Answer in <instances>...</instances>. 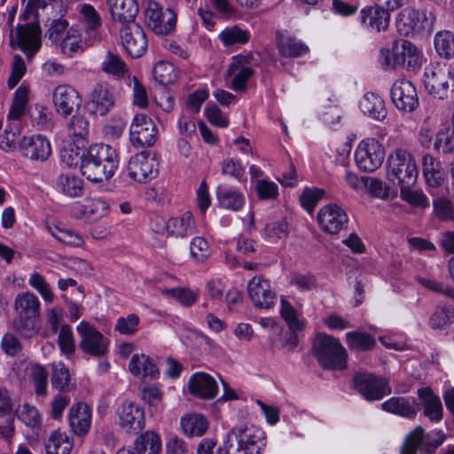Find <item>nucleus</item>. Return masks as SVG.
I'll list each match as a JSON object with an SVG mask.
<instances>
[{
	"label": "nucleus",
	"mask_w": 454,
	"mask_h": 454,
	"mask_svg": "<svg viewBox=\"0 0 454 454\" xmlns=\"http://www.w3.org/2000/svg\"><path fill=\"white\" fill-rule=\"evenodd\" d=\"M117 167V153L108 145H92L81 157V172L93 183L109 179L114 176Z\"/></svg>",
	"instance_id": "nucleus-1"
},
{
	"label": "nucleus",
	"mask_w": 454,
	"mask_h": 454,
	"mask_svg": "<svg viewBox=\"0 0 454 454\" xmlns=\"http://www.w3.org/2000/svg\"><path fill=\"white\" fill-rule=\"evenodd\" d=\"M17 316L12 321L13 330L21 337L31 338L37 334L36 318L40 315V301L31 293H21L14 301Z\"/></svg>",
	"instance_id": "nucleus-2"
},
{
	"label": "nucleus",
	"mask_w": 454,
	"mask_h": 454,
	"mask_svg": "<svg viewBox=\"0 0 454 454\" xmlns=\"http://www.w3.org/2000/svg\"><path fill=\"white\" fill-rule=\"evenodd\" d=\"M419 171L413 154L406 149H395L387 159V176L398 186H412L418 178Z\"/></svg>",
	"instance_id": "nucleus-3"
},
{
	"label": "nucleus",
	"mask_w": 454,
	"mask_h": 454,
	"mask_svg": "<svg viewBox=\"0 0 454 454\" xmlns=\"http://www.w3.org/2000/svg\"><path fill=\"white\" fill-rule=\"evenodd\" d=\"M313 352L324 369L343 370L347 367V351L340 340L331 335L317 333L313 340Z\"/></svg>",
	"instance_id": "nucleus-4"
},
{
	"label": "nucleus",
	"mask_w": 454,
	"mask_h": 454,
	"mask_svg": "<svg viewBox=\"0 0 454 454\" xmlns=\"http://www.w3.org/2000/svg\"><path fill=\"white\" fill-rule=\"evenodd\" d=\"M435 20V15L431 12L407 7L398 13L395 26L403 35L425 36L433 32Z\"/></svg>",
	"instance_id": "nucleus-5"
},
{
	"label": "nucleus",
	"mask_w": 454,
	"mask_h": 454,
	"mask_svg": "<svg viewBox=\"0 0 454 454\" xmlns=\"http://www.w3.org/2000/svg\"><path fill=\"white\" fill-rule=\"evenodd\" d=\"M424 85L435 98H447L454 87V69L446 63L431 64L426 68Z\"/></svg>",
	"instance_id": "nucleus-6"
},
{
	"label": "nucleus",
	"mask_w": 454,
	"mask_h": 454,
	"mask_svg": "<svg viewBox=\"0 0 454 454\" xmlns=\"http://www.w3.org/2000/svg\"><path fill=\"white\" fill-rule=\"evenodd\" d=\"M445 438L444 434L440 430L425 434L423 427L418 426L405 437L400 453L417 454L418 449H420L422 454H434Z\"/></svg>",
	"instance_id": "nucleus-7"
},
{
	"label": "nucleus",
	"mask_w": 454,
	"mask_h": 454,
	"mask_svg": "<svg viewBox=\"0 0 454 454\" xmlns=\"http://www.w3.org/2000/svg\"><path fill=\"white\" fill-rule=\"evenodd\" d=\"M76 331L81 337L79 348L83 353L101 357L108 352V340L96 327L86 321H82Z\"/></svg>",
	"instance_id": "nucleus-8"
},
{
	"label": "nucleus",
	"mask_w": 454,
	"mask_h": 454,
	"mask_svg": "<svg viewBox=\"0 0 454 454\" xmlns=\"http://www.w3.org/2000/svg\"><path fill=\"white\" fill-rule=\"evenodd\" d=\"M384 157V148L375 138L362 140L355 153L356 165L364 172H373L379 168Z\"/></svg>",
	"instance_id": "nucleus-9"
},
{
	"label": "nucleus",
	"mask_w": 454,
	"mask_h": 454,
	"mask_svg": "<svg viewBox=\"0 0 454 454\" xmlns=\"http://www.w3.org/2000/svg\"><path fill=\"white\" fill-rule=\"evenodd\" d=\"M353 386L368 401L380 400L391 393L388 383L383 378L368 372L356 373L353 378Z\"/></svg>",
	"instance_id": "nucleus-10"
},
{
	"label": "nucleus",
	"mask_w": 454,
	"mask_h": 454,
	"mask_svg": "<svg viewBox=\"0 0 454 454\" xmlns=\"http://www.w3.org/2000/svg\"><path fill=\"white\" fill-rule=\"evenodd\" d=\"M119 427L129 434H138L145 425V411L133 402H124L116 411Z\"/></svg>",
	"instance_id": "nucleus-11"
},
{
	"label": "nucleus",
	"mask_w": 454,
	"mask_h": 454,
	"mask_svg": "<svg viewBox=\"0 0 454 454\" xmlns=\"http://www.w3.org/2000/svg\"><path fill=\"white\" fill-rule=\"evenodd\" d=\"M145 22L155 34L167 35L174 29L176 16L171 9L163 10L157 3L152 2L145 11Z\"/></svg>",
	"instance_id": "nucleus-12"
},
{
	"label": "nucleus",
	"mask_w": 454,
	"mask_h": 454,
	"mask_svg": "<svg viewBox=\"0 0 454 454\" xmlns=\"http://www.w3.org/2000/svg\"><path fill=\"white\" fill-rule=\"evenodd\" d=\"M153 121L144 114H137L130 125V141L136 147H150L156 141Z\"/></svg>",
	"instance_id": "nucleus-13"
},
{
	"label": "nucleus",
	"mask_w": 454,
	"mask_h": 454,
	"mask_svg": "<svg viewBox=\"0 0 454 454\" xmlns=\"http://www.w3.org/2000/svg\"><path fill=\"white\" fill-rule=\"evenodd\" d=\"M122 46L131 58L141 57L147 50V39L143 28L132 22L123 26L121 29Z\"/></svg>",
	"instance_id": "nucleus-14"
},
{
	"label": "nucleus",
	"mask_w": 454,
	"mask_h": 454,
	"mask_svg": "<svg viewBox=\"0 0 454 454\" xmlns=\"http://www.w3.org/2000/svg\"><path fill=\"white\" fill-rule=\"evenodd\" d=\"M129 176L138 183L154 178L158 174V162L146 153H137L128 163Z\"/></svg>",
	"instance_id": "nucleus-15"
},
{
	"label": "nucleus",
	"mask_w": 454,
	"mask_h": 454,
	"mask_svg": "<svg viewBox=\"0 0 454 454\" xmlns=\"http://www.w3.org/2000/svg\"><path fill=\"white\" fill-rule=\"evenodd\" d=\"M390 94L394 105L401 111L412 112L419 105L416 89L409 80L395 81Z\"/></svg>",
	"instance_id": "nucleus-16"
},
{
	"label": "nucleus",
	"mask_w": 454,
	"mask_h": 454,
	"mask_svg": "<svg viewBox=\"0 0 454 454\" xmlns=\"http://www.w3.org/2000/svg\"><path fill=\"white\" fill-rule=\"evenodd\" d=\"M317 221L324 231L337 234L347 226L348 219L343 208L336 204H329L319 210Z\"/></svg>",
	"instance_id": "nucleus-17"
},
{
	"label": "nucleus",
	"mask_w": 454,
	"mask_h": 454,
	"mask_svg": "<svg viewBox=\"0 0 454 454\" xmlns=\"http://www.w3.org/2000/svg\"><path fill=\"white\" fill-rule=\"evenodd\" d=\"M17 43L20 49L26 53L28 61L41 48V29L36 23L18 25L16 28Z\"/></svg>",
	"instance_id": "nucleus-18"
},
{
	"label": "nucleus",
	"mask_w": 454,
	"mask_h": 454,
	"mask_svg": "<svg viewBox=\"0 0 454 454\" xmlns=\"http://www.w3.org/2000/svg\"><path fill=\"white\" fill-rule=\"evenodd\" d=\"M89 107L95 115H106L115 105V97L109 84L97 83L89 95Z\"/></svg>",
	"instance_id": "nucleus-19"
},
{
	"label": "nucleus",
	"mask_w": 454,
	"mask_h": 454,
	"mask_svg": "<svg viewBox=\"0 0 454 454\" xmlns=\"http://www.w3.org/2000/svg\"><path fill=\"white\" fill-rule=\"evenodd\" d=\"M53 103L56 111L62 116L67 117L82 104L78 91L67 84L58 85L53 91Z\"/></svg>",
	"instance_id": "nucleus-20"
},
{
	"label": "nucleus",
	"mask_w": 454,
	"mask_h": 454,
	"mask_svg": "<svg viewBox=\"0 0 454 454\" xmlns=\"http://www.w3.org/2000/svg\"><path fill=\"white\" fill-rule=\"evenodd\" d=\"M19 148L25 158L34 161H45L51 154V144L42 135L24 137Z\"/></svg>",
	"instance_id": "nucleus-21"
},
{
	"label": "nucleus",
	"mask_w": 454,
	"mask_h": 454,
	"mask_svg": "<svg viewBox=\"0 0 454 454\" xmlns=\"http://www.w3.org/2000/svg\"><path fill=\"white\" fill-rule=\"evenodd\" d=\"M247 292L257 308L270 309L275 302L276 294L270 282L261 276H255L248 282Z\"/></svg>",
	"instance_id": "nucleus-22"
},
{
	"label": "nucleus",
	"mask_w": 454,
	"mask_h": 454,
	"mask_svg": "<svg viewBox=\"0 0 454 454\" xmlns=\"http://www.w3.org/2000/svg\"><path fill=\"white\" fill-rule=\"evenodd\" d=\"M68 422L76 435L87 434L91 426L90 407L82 402L74 403L68 412Z\"/></svg>",
	"instance_id": "nucleus-23"
},
{
	"label": "nucleus",
	"mask_w": 454,
	"mask_h": 454,
	"mask_svg": "<svg viewBox=\"0 0 454 454\" xmlns=\"http://www.w3.org/2000/svg\"><path fill=\"white\" fill-rule=\"evenodd\" d=\"M417 394L423 406L424 416L431 422H440L443 417V408L440 397L434 394L431 387H428L419 388Z\"/></svg>",
	"instance_id": "nucleus-24"
},
{
	"label": "nucleus",
	"mask_w": 454,
	"mask_h": 454,
	"mask_svg": "<svg viewBox=\"0 0 454 454\" xmlns=\"http://www.w3.org/2000/svg\"><path fill=\"white\" fill-rule=\"evenodd\" d=\"M393 46L395 62L400 63V67L414 69L419 65L420 51L412 43L402 39L396 41Z\"/></svg>",
	"instance_id": "nucleus-25"
},
{
	"label": "nucleus",
	"mask_w": 454,
	"mask_h": 454,
	"mask_svg": "<svg viewBox=\"0 0 454 454\" xmlns=\"http://www.w3.org/2000/svg\"><path fill=\"white\" fill-rule=\"evenodd\" d=\"M383 411L404 417L414 419L419 411V403L414 398L394 396L381 403Z\"/></svg>",
	"instance_id": "nucleus-26"
},
{
	"label": "nucleus",
	"mask_w": 454,
	"mask_h": 454,
	"mask_svg": "<svg viewBox=\"0 0 454 454\" xmlns=\"http://www.w3.org/2000/svg\"><path fill=\"white\" fill-rule=\"evenodd\" d=\"M360 20L363 24L378 32L386 30L389 25V11L376 4L365 7L360 12Z\"/></svg>",
	"instance_id": "nucleus-27"
},
{
	"label": "nucleus",
	"mask_w": 454,
	"mask_h": 454,
	"mask_svg": "<svg viewBox=\"0 0 454 454\" xmlns=\"http://www.w3.org/2000/svg\"><path fill=\"white\" fill-rule=\"evenodd\" d=\"M114 20L123 24L134 22L138 13V4L136 0H106Z\"/></svg>",
	"instance_id": "nucleus-28"
},
{
	"label": "nucleus",
	"mask_w": 454,
	"mask_h": 454,
	"mask_svg": "<svg viewBox=\"0 0 454 454\" xmlns=\"http://www.w3.org/2000/svg\"><path fill=\"white\" fill-rule=\"evenodd\" d=\"M189 390L203 399H212L216 395L217 384L210 375L199 372L191 377Z\"/></svg>",
	"instance_id": "nucleus-29"
},
{
	"label": "nucleus",
	"mask_w": 454,
	"mask_h": 454,
	"mask_svg": "<svg viewBox=\"0 0 454 454\" xmlns=\"http://www.w3.org/2000/svg\"><path fill=\"white\" fill-rule=\"evenodd\" d=\"M422 171L427 184L431 187H438L444 181L445 172L442 162L430 154L423 156Z\"/></svg>",
	"instance_id": "nucleus-30"
},
{
	"label": "nucleus",
	"mask_w": 454,
	"mask_h": 454,
	"mask_svg": "<svg viewBox=\"0 0 454 454\" xmlns=\"http://www.w3.org/2000/svg\"><path fill=\"white\" fill-rule=\"evenodd\" d=\"M165 227L169 235L184 238L193 233L195 221L192 212L187 211L179 217L169 218Z\"/></svg>",
	"instance_id": "nucleus-31"
},
{
	"label": "nucleus",
	"mask_w": 454,
	"mask_h": 454,
	"mask_svg": "<svg viewBox=\"0 0 454 454\" xmlns=\"http://www.w3.org/2000/svg\"><path fill=\"white\" fill-rule=\"evenodd\" d=\"M359 106L364 114L374 120L383 121L387 117V112L385 102L378 94L366 93Z\"/></svg>",
	"instance_id": "nucleus-32"
},
{
	"label": "nucleus",
	"mask_w": 454,
	"mask_h": 454,
	"mask_svg": "<svg viewBox=\"0 0 454 454\" xmlns=\"http://www.w3.org/2000/svg\"><path fill=\"white\" fill-rule=\"evenodd\" d=\"M181 427L184 433L189 437L201 436L207 430L208 422L204 416L193 413L182 418Z\"/></svg>",
	"instance_id": "nucleus-33"
},
{
	"label": "nucleus",
	"mask_w": 454,
	"mask_h": 454,
	"mask_svg": "<svg viewBox=\"0 0 454 454\" xmlns=\"http://www.w3.org/2000/svg\"><path fill=\"white\" fill-rule=\"evenodd\" d=\"M129 369L133 375L138 377L155 378L158 374L155 364H153L149 356L143 354H136L131 357Z\"/></svg>",
	"instance_id": "nucleus-34"
},
{
	"label": "nucleus",
	"mask_w": 454,
	"mask_h": 454,
	"mask_svg": "<svg viewBox=\"0 0 454 454\" xmlns=\"http://www.w3.org/2000/svg\"><path fill=\"white\" fill-rule=\"evenodd\" d=\"M57 185L64 194L69 197H79L83 193V181L69 172L59 176Z\"/></svg>",
	"instance_id": "nucleus-35"
},
{
	"label": "nucleus",
	"mask_w": 454,
	"mask_h": 454,
	"mask_svg": "<svg viewBox=\"0 0 454 454\" xmlns=\"http://www.w3.org/2000/svg\"><path fill=\"white\" fill-rule=\"evenodd\" d=\"M51 383L53 388L61 393L69 392L75 387L68 369L61 364L53 365Z\"/></svg>",
	"instance_id": "nucleus-36"
},
{
	"label": "nucleus",
	"mask_w": 454,
	"mask_h": 454,
	"mask_svg": "<svg viewBox=\"0 0 454 454\" xmlns=\"http://www.w3.org/2000/svg\"><path fill=\"white\" fill-rule=\"evenodd\" d=\"M72 448L69 437L59 430L52 432L45 443L47 454H70Z\"/></svg>",
	"instance_id": "nucleus-37"
},
{
	"label": "nucleus",
	"mask_w": 454,
	"mask_h": 454,
	"mask_svg": "<svg viewBox=\"0 0 454 454\" xmlns=\"http://www.w3.org/2000/svg\"><path fill=\"white\" fill-rule=\"evenodd\" d=\"M454 322V309L450 306H437L429 318L433 329L444 330Z\"/></svg>",
	"instance_id": "nucleus-38"
},
{
	"label": "nucleus",
	"mask_w": 454,
	"mask_h": 454,
	"mask_svg": "<svg viewBox=\"0 0 454 454\" xmlns=\"http://www.w3.org/2000/svg\"><path fill=\"white\" fill-rule=\"evenodd\" d=\"M346 340L348 348L356 351L371 350L376 345V340L372 336L358 331L347 333Z\"/></svg>",
	"instance_id": "nucleus-39"
},
{
	"label": "nucleus",
	"mask_w": 454,
	"mask_h": 454,
	"mask_svg": "<svg viewBox=\"0 0 454 454\" xmlns=\"http://www.w3.org/2000/svg\"><path fill=\"white\" fill-rule=\"evenodd\" d=\"M280 54L286 58H296L308 51V47L293 37L281 35L278 39Z\"/></svg>",
	"instance_id": "nucleus-40"
},
{
	"label": "nucleus",
	"mask_w": 454,
	"mask_h": 454,
	"mask_svg": "<svg viewBox=\"0 0 454 454\" xmlns=\"http://www.w3.org/2000/svg\"><path fill=\"white\" fill-rule=\"evenodd\" d=\"M217 199L223 207L233 211L239 210L245 203L244 196L240 192L231 189H219Z\"/></svg>",
	"instance_id": "nucleus-41"
},
{
	"label": "nucleus",
	"mask_w": 454,
	"mask_h": 454,
	"mask_svg": "<svg viewBox=\"0 0 454 454\" xmlns=\"http://www.w3.org/2000/svg\"><path fill=\"white\" fill-rule=\"evenodd\" d=\"M434 48L445 59L454 56V34L450 31L438 32L434 36Z\"/></svg>",
	"instance_id": "nucleus-42"
},
{
	"label": "nucleus",
	"mask_w": 454,
	"mask_h": 454,
	"mask_svg": "<svg viewBox=\"0 0 454 454\" xmlns=\"http://www.w3.org/2000/svg\"><path fill=\"white\" fill-rule=\"evenodd\" d=\"M28 101V90L24 87H19L14 94V98L8 114V120H19L25 112Z\"/></svg>",
	"instance_id": "nucleus-43"
},
{
	"label": "nucleus",
	"mask_w": 454,
	"mask_h": 454,
	"mask_svg": "<svg viewBox=\"0 0 454 454\" xmlns=\"http://www.w3.org/2000/svg\"><path fill=\"white\" fill-rule=\"evenodd\" d=\"M434 215L442 222L454 221V203L448 198L437 197L433 200Z\"/></svg>",
	"instance_id": "nucleus-44"
},
{
	"label": "nucleus",
	"mask_w": 454,
	"mask_h": 454,
	"mask_svg": "<svg viewBox=\"0 0 454 454\" xmlns=\"http://www.w3.org/2000/svg\"><path fill=\"white\" fill-rule=\"evenodd\" d=\"M103 72L114 76H122L127 72L125 62L119 55L107 51L104 61L101 64Z\"/></svg>",
	"instance_id": "nucleus-45"
},
{
	"label": "nucleus",
	"mask_w": 454,
	"mask_h": 454,
	"mask_svg": "<svg viewBox=\"0 0 454 454\" xmlns=\"http://www.w3.org/2000/svg\"><path fill=\"white\" fill-rule=\"evenodd\" d=\"M434 147L442 153L454 152V113L451 116V130L446 129L436 134Z\"/></svg>",
	"instance_id": "nucleus-46"
},
{
	"label": "nucleus",
	"mask_w": 454,
	"mask_h": 454,
	"mask_svg": "<svg viewBox=\"0 0 454 454\" xmlns=\"http://www.w3.org/2000/svg\"><path fill=\"white\" fill-rule=\"evenodd\" d=\"M153 76L159 83L163 85L172 83L177 77L174 66L167 61H160L155 65Z\"/></svg>",
	"instance_id": "nucleus-47"
},
{
	"label": "nucleus",
	"mask_w": 454,
	"mask_h": 454,
	"mask_svg": "<svg viewBox=\"0 0 454 454\" xmlns=\"http://www.w3.org/2000/svg\"><path fill=\"white\" fill-rule=\"evenodd\" d=\"M18 419L29 427H36L41 423L40 414L35 406L24 403L16 411Z\"/></svg>",
	"instance_id": "nucleus-48"
},
{
	"label": "nucleus",
	"mask_w": 454,
	"mask_h": 454,
	"mask_svg": "<svg viewBox=\"0 0 454 454\" xmlns=\"http://www.w3.org/2000/svg\"><path fill=\"white\" fill-rule=\"evenodd\" d=\"M82 208L86 216L100 218L107 213L108 204L99 198H91L85 200Z\"/></svg>",
	"instance_id": "nucleus-49"
},
{
	"label": "nucleus",
	"mask_w": 454,
	"mask_h": 454,
	"mask_svg": "<svg viewBox=\"0 0 454 454\" xmlns=\"http://www.w3.org/2000/svg\"><path fill=\"white\" fill-rule=\"evenodd\" d=\"M31 379L35 387V392L37 395H47L48 372L40 365L35 364L32 367Z\"/></svg>",
	"instance_id": "nucleus-50"
},
{
	"label": "nucleus",
	"mask_w": 454,
	"mask_h": 454,
	"mask_svg": "<svg viewBox=\"0 0 454 454\" xmlns=\"http://www.w3.org/2000/svg\"><path fill=\"white\" fill-rule=\"evenodd\" d=\"M139 323L140 318L137 314H129L117 319L114 330L121 334L133 335L137 332Z\"/></svg>",
	"instance_id": "nucleus-51"
},
{
	"label": "nucleus",
	"mask_w": 454,
	"mask_h": 454,
	"mask_svg": "<svg viewBox=\"0 0 454 454\" xmlns=\"http://www.w3.org/2000/svg\"><path fill=\"white\" fill-rule=\"evenodd\" d=\"M401 198L411 205L427 207L429 201L427 196L419 190H411V186L403 185L400 187Z\"/></svg>",
	"instance_id": "nucleus-52"
},
{
	"label": "nucleus",
	"mask_w": 454,
	"mask_h": 454,
	"mask_svg": "<svg viewBox=\"0 0 454 454\" xmlns=\"http://www.w3.org/2000/svg\"><path fill=\"white\" fill-rule=\"evenodd\" d=\"M222 42L225 45L246 43L249 40V34L237 26L224 29L220 35Z\"/></svg>",
	"instance_id": "nucleus-53"
},
{
	"label": "nucleus",
	"mask_w": 454,
	"mask_h": 454,
	"mask_svg": "<svg viewBox=\"0 0 454 454\" xmlns=\"http://www.w3.org/2000/svg\"><path fill=\"white\" fill-rule=\"evenodd\" d=\"M281 316L287 323L290 331L303 330L304 324L297 317L296 310L285 300H282L281 301Z\"/></svg>",
	"instance_id": "nucleus-54"
},
{
	"label": "nucleus",
	"mask_w": 454,
	"mask_h": 454,
	"mask_svg": "<svg viewBox=\"0 0 454 454\" xmlns=\"http://www.w3.org/2000/svg\"><path fill=\"white\" fill-rule=\"evenodd\" d=\"M362 182L372 196L380 199H387L389 197L390 188L381 180L364 176L362 177Z\"/></svg>",
	"instance_id": "nucleus-55"
},
{
	"label": "nucleus",
	"mask_w": 454,
	"mask_h": 454,
	"mask_svg": "<svg viewBox=\"0 0 454 454\" xmlns=\"http://www.w3.org/2000/svg\"><path fill=\"white\" fill-rule=\"evenodd\" d=\"M58 344L60 348V350L67 355H70L74 352V339L73 331L69 325H63L59 328Z\"/></svg>",
	"instance_id": "nucleus-56"
},
{
	"label": "nucleus",
	"mask_w": 454,
	"mask_h": 454,
	"mask_svg": "<svg viewBox=\"0 0 454 454\" xmlns=\"http://www.w3.org/2000/svg\"><path fill=\"white\" fill-rule=\"evenodd\" d=\"M144 438L142 440V447L145 450V454H149L152 450L154 452V454H160V451L161 450V442L159 434H157L153 431H146L145 433L140 434L136 442L140 441V439Z\"/></svg>",
	"instance_id": "nucleus-57"
},
{
	"label": "nucleus",
	"mask_w": 454,
	"mask_h": 454,
	"mask_svg": "<svg viewBox=\"0 0 454 454\" xmlns=\"http://www.w3.org/2000/svg\"><path fill=\"white\" fill-rule=\"evenodd\" d=\"M89 121L82 115H74L68 124L70 136L85 138L89 134Z\"/></svg>",
	"instance_id": "nucleus-58"
},
{
	"label": "nucleus",
	"mask_w": 454,
	"mask_h": 454,
	"mask_svg": "<svg viewBox=\"0 0 454 454\" xmlns=\"http://www.w3.org/2000/svg\"><path fill=\"white\" fill-rule=\"evenodd\" d=\"M190 251L191 255L198 262H204L210 254L207 241L201 237H196L192 239Z\"/></svg>",
	"instance_id": "nucleus-59"
},
{
	"label": "nucleus",
	"mask_w": 454,
	"mask_h": 454,
	"mask_svg": "<svg viewBox=\"0 0 454 454\" xmlns=\"http://www.w3.org/2000/svg\"><path fill=\"white\" fill-rule=\"evenodd\" d=\"M29 285L36 289L47 301L53 300V294L51 291L49 284L39 273H33L29 278Z\"/></svg>",
	"instance_id": "nucleus-60"
},
{
	"label": "nucleus",
	"mask_w": 454,
	"mask_h": 454,
	"mask_svg": "<svg viewBox=\"0 0 454 454\" xmlns=\"http://www.w3.org/2000/svg\"><path fill=\"white\" fill-rule=\"evenodd\" d=\"M324 191L317 188L306 189L301 195L300 200L302 207L311 212L318 200L323 197Z\"/></svg>",
	"instance_id": "nucleus-61"
},
{
	"label": "nucleus",
	"mask_w": 454,
	"mask_h": 454,
	"mask_svg": "<svg viewBox=\"0 0 454 454\" xmlns=\"http://www.w3.org/2000/svg\"><path fill=\"white\" fill-rule=\"evenodd\" d=\"M51 234L60 242L69 246L77 247L82 243V237L72 230H62L56 227L55 231H51Z\"/></svg>",
	"instance_id": "nucleus-62"
},
{
	"label": "nucleus",
	"mask_w": 454,
	"mask_h": 454,
	"mask_svg": "<svg viewBox=\"0 0 454 454\" xmlns=\"http://www.w3.org/2000/svg\"><path fill=\"white\" fill-rule=\"evenodd\" d=\"M26 73V65L21 56L15 55L12 63V73L8 80L11 88L14 87Z\"/></svg>",
	"instance_id": "nucleus-63"
},
{
	"label": "nucleus",
	"mask_w": 454,
	"mask_h": 454,
	"mask_svg": "<svg viewBox=\"0 0 454 454\" xmlns=\"http://www.w3.org/2000/svg\"><path fill=\"white\" fill-rule=\"evenodd\" d=\"M256 192L261 200H273L278 195V185L274 182L267 180L257 182Z\"/></svg>",
	"instance_id": "nucleus-64"
}]
</instances>
